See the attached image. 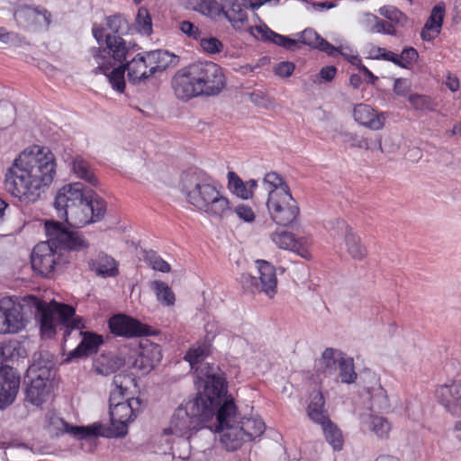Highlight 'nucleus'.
Masks as SVG:
<instances>
[{"label": "nucleus", "mask_w": 461, "mask_h": 461, "mask_svg": "<svg viewBox=\"0 0 461 461\" xmlns=\"http://www.w3.org/2000/svg\"><path fill=\"white\" fill-rule=\"evenodd\" d=\"M104 43L105 47L100 45L91 50L94 62L97 65L94 72L107 76L113 89L119 93L125 89V70L128 71L129 79L137 82L149 78L158 70H164L172 62L167 59H176L167 51L155 50L146 57L138 54L124 66L122 62L128 54L125 41L121 36L108 35Z\"/></svg>", "instance_id": "f257e3e1"}, {"label": "nucleus", "mask_w": 461, "mask_h": 461, "mask_svg": "<svg viewBox=\"0 0 461 461\" xmlns=\"http://www.w3.org/2000/svg\"><path fill=\"white\" fill-rule=\"evenodd\" d=\"M56 162L47 148L32 146L19 154L5 175V189L21 202L38 201L53 182Z\"/></svg>", "instance_id": "f03ea898"}, {"label": "nucleus", "mask_w": 461, "mask_h": 461, "mask_svg": "<svg viewBox=\"0 0 461 461\" xmlns=\"http://www.w3.org/2000/svg\"><path fill=\"white\" fill-rule=\"evenodd\" d=\"M40 312L41 330L43 336L51 337L56 329L63 330V339L67 342L70 338L81 339L79 344L70 351L67 360L80 357L97 351L103 344V337L90 331H84L85 321L82 317L75 316V309L67 304L54 303L50 308L44 302H28Z\"/></svg>", "instance_id": "7ed1b4c3"}, {"label": "nucleus", "mask_w": 461, "mask_h": 461, "mask_svg": "<svg viewBox=\"0 0 461 461\" xmlns=\"http://www.w3.org/2000/svg\"><path fill=\"white\" fill-rule=\"evenodd\" d=\"M185 360L189 363L194 372V383L197 387L195 397L188 400L176 409L170 420L168 428L164 429L162 438L168 442L167 436L175 435L183 437L189 433L187 439L190 440L193 434L202 428V391L200 384L202 381L200 367L202 365V346L190 348L185 355Z\"/></svg>", "instance_id": "20e7f679"}, {"label": "nucleus", "mask_w": 461, "mask_h": 461, "mask_svg": "<svg viewBox=\"0 0 461 461\" xmlns=\"http://www.w3.org/2000/svg\"><path fill=\"white\" fill-rule=\"evenodd\" d=\"M236 411L234 399L228 394V382L218 365L203 363V422L209 414L222 424Z\"/></svg>", "instance_id": "39448f33"}, {"label": "nucleus", "mask_w": 461, "mask_h": 461, "mask_svg": "<svg viewBox=\"0 0 461 461\" xmlns=\"http://www.w3.org/2000/svg\"><path fill=\"white\" fill-rule=\"evenodd\" d=\"M134 384L130 375L119 373L113 376L114 389L110 395V416L113 425L118 429H124L129 422L136 417L140 405L139 398H127L124 402H116V397H124L129 388Z\"/></svg>", "instance_id": "423d86ee"}, {"label": "nucleus", "mask_w": 461, "mask_h": 461, "mask_svg": "<svg viewBox=\"0 0 461 461\" xmlns=\"http://www.w3.org/2000/svg\"><path fill=\"white\" fill-rule=\"evenodd\" d=\"M26 302H19L12 297H4L0 300V334H17L25 330L29 317L25 312V305L35 308V315L40 319V312L28 302H40L33 296L26 297Z\"/></svg>", "instance_id": "0eeeda50"}, {"label": "nucleus", "mask_w": 461, "mask_h": 461, "mask_svg": "<svg viewBox=\"0 0 461 461\" xmlns=\"http://www.w3.org/2000/svg\"><path fill=\"white\" fill-rule=\"evenodd\" d=\"M54 371L50 366L34 362L27 370L25 377L26 400L35 406L41 405L50 393Z\"/></svg>", "instance_id": "6e6552de"}, {"label": "nucleus", "mask_w": 461, "mask_h": 461, "mask_svg": "<svg viewBox=\"0 0 461 461\" xmlns=\"http://www.w3.org/2000/svg\"><path fill=\"white\" fill-rule=\"evenodd\" d=\"M176 97L188 101L202 94V62H194L177 70L171 80Z\"/></svg>", "instance_id": "1a4fd4ad"}, {"label": "nucleus", "mask_w": 461, "mask_h": 461, "mask_svg": "<svg viewBox=\"0 0 461 461\" xmlns=\"http://www.w3.org/2000/svg\"><path fill=\"white\" fill-rule=\"evenodd\" d=\"M256 264L258 276L242 274L240 276L242 287L252 294L265 293L272 298L276 293L277 279L276 269L274 266L266 260H257Z\"/></svg>", "instance_id": "9d476101"}, {"label": "nucleus", "mask_w": 461, "mask_h": 461, "mask_svg": "<svg viewBox=\"0 0 461 461\" xmlns=\"http://www.w3.org/2000/svg\"><path fill=\"white\" fill-rule=\"evenodd\" d=\"M62 254L57 243L48 238L47 241L40 242L33 248L31 255L32 267L39 275L50 277L56 266L60 264Z\"/></svg>", "instance_id": "9b49d317"}, {"label": "nucleus", "mask_w": 461, "mask_h": 461, "mask_svg": "<svg viewBox=\"0 0 461 461\" xmlns=\"http://www.w3.org/2000/svg\"><path fill=\"white\" fill-rule=\"evenodd\" d=\"M267 206L273 221L282 226L293 223L299 215V207L290 192L277 191L271 194Z\"/></svg>", "instance_id": "f8f14e48"}, {"label": "nucleus", "mask_w": 461, "mask_h": 461, "mask_svg": "<svg viewBox=\"0 0 461 461\" xmlns=\"http://www.w3.org/2000/svg\"><path fill=\"white\" fill-rule=\"evenodd\" d=\"M45 231L48 238L51 241L57 243L63 249L81 250L88 247V242L84 239L82 234L77 231L68 230L61 223L54 221H46Z\"/></svg>", "instance_id": "ddd939ff"}, {"label": "nucleus", "mask_w": 461, "mask_h": 461, "mask_svg": "<svg viewBox=\"0 0 461 461\" xmlns=\"http://www.w3.org/2000/svg\"><path fill=\"white\" fill-rule=\"evenodd\" d=\"M221 185L203 173V212L214 217H222L230 211V201L223 196Z\"/></svg>", "instance_id": "4468645a"}, {"label": "nucleus", "mask_w": 461, "mask_h": 461, "mask_svg": "<svg viewBox=\"0 0 461 461\" xmlns=\"http://www.w3.org/2000/svg\"><path fill=\"white\" fill-rule=\"evenodd\" d=\"M237 411L224 421L222 424L216 420L214 427L207 426L211 431L222 432L221 435V442L223 444L225 448L229 451H234L239 448L243 442H246L244 432L241 431L240 425H235ZM206 425L203 423V428Z\"/></svg>", "instance_id": "2eb2a0df"}, {"label": "nucleus", "mask_w": 461, "mask_h": 461, "mask_svg": "<svg viewBox=\"0 0 461 461\" xmlns=\"http://www.w3.org/2000/svg\"><path fill=\"white\" fill-rule=\"evenodd\" d=\"M110 331L119 337L134 338L149 334V327L139 321L124 315L117 314L108 321Z\"/></svg>", "instance_id": "dca6fc26"}, {"label": "nucleus", "mask_w": 461, "mask_h": 461, "mask_svg": "<svg viewBox=\"0 0 461 461\" xmlns=\"http://www.w3.org/2000/svg\"><path fill=\"white\" fill-rule=\"evenodd\" d=\"M331 223L338 232L344 236V243L348 255L356 260L364 259L367 255V249L353 228L340 219H337Z\"/></svg>", "instance_id": "f3484780"}, {"label": "nucleus", "mask_w": 461, "mask_h": 461, "mask_svg": "<svg viewBox=\"0 0 461 461\" xmlns=\"http://www.w3.org/2000/svg\"><path fill=\"white\" fill-rule=\"evenodd\" d=\"M20 386V376L17 372L10 367L0 368V409L13 403L15 400Z\"/></svg>", "instance_id": "a211bd4d"}, {"label": "nucleus", "mask_w": 461, "mask_h": 461, "mask_svg": "<svg viewBox=\"0 0 461 461\" xmlns=\"http://www.w3.org/2000/svg\"><path fill=\"white\" fill-rule=\"evenodd\" d=\"M249 0H229L223 18H226L236 31L252 30L249 24Z\"/></svg>", "instance_id": "6ab92c4d"}, {"label": "nucleus", "mask_w": 461, "mask_h": 461, "mask_svg": "<svg viewBox=\"0 0 461 461\" xmlns=\"http://www.w3.org/2000/svg\"><path fill=\"white\" fill-rule=\"evenodd\" d=\"M83 189V184L72 183L64 185L58 191L54 201V207L59 216L62 211L70 209L72 204L77 205V203L86 198Z\"/></svg>", "instance_id": "aec40b11"}, {"label": "nucleus", "mask_w": 461, "mask_h": 461, "mask_svg": "<svg viewBox=\"0 0 461 461\" xmlns=\"http://www.w3.org/2000/svg\"><path fill=\"white\" fill-rule=\"evenodd\" d=\"M225 86V77L219 65L203 61V95H216Z\"/></svg>", "instance_id": "412c9836"}, {"label": "nucleus", "mask_w": 461, "mask_h": 461, "mask_svg": "<svg viewBox=\"0 0 461 461\" xmlns=\"http://www.w3.org/2000/svg\"><path fill=\"white\" fill-rule=\"evenodd\" d=\"M162 358L161 349L158 344L146 341L141 343L137 357L133 362L135 368L142 373H149Z\"/></svg>", "instance_id": "4be33fe9"}, {"label": "nucleus", "mask_w": 461, "mask_h": 461, "mask_svg": "<svg viewBox=\"0 0 461 461\" xmlns=\"http://www.w3.org/2000/svg\"><path fill=\"white\" fill-rule=\"evenodd\" d=\"M438 396L442 405L453 414H461V381H452L441 385Z\"/></svg>", "instance_id": "5701e85b"}, {"label": "nucleus", "mask_w": 461, "mask_h": 461, "mask_svg": "<svg viewBox=\"0 0 461 461\" xmlns=\"http://www.w3.org/2000/svg\"><path fill=\"white\" fill-rule=\"evenodd\" d=\"M181 185L188 202L198 207L202 203L200 169L198 167H191L184 172L181 177Z\"/></svg>", "instance_id": "b1692460"}, {"label": "nucleus", "mask_w": 461, "mask_h": 461, "mask_svg": "<svg viewBox=\"0 0 461 461\" xmlns=\"http://www.w3.org/2000/svg\"><path fill=\"white\" fill-rule=\"evenodd\" d=\"M14 15L18 24L25 28L34 25L49 26L51 17L47 10H39L30 6L17 8Z\"/></svg>", "instance_id": "393cba45"}, {"label": "nucleus", "mask_w": 461, "mask_h": 461, "mask_svg": "<svg viewBox=\"0 0 461 461\" xmlns=\"http://www.w3.org/2000/svg\"><path fill=\"white\" fill-rule=\"evenodd\" d=\"M88 268L102 278L114 277L119 274L118 262L110 255L99 252L87 261Z\"/></svg>", "instance_id": "a878e982"}, {"label": "nucleus", "mask_w": 461, "mask_h": 461, "mask_svg": "<svg viewBox=\"0 0 461 461\" xmlns=\"http://www.w3.org/2000/svg\"><path fill=\"white\" fill-rule=\"evenodd\" d=\"M91 210L86 197L77 205L72 204L70 209L62 211L59 217L64 218L71 227L81 228L92 222Z\"/></svg>", "instance_id": "bb28decb"}, {"label": "nucleus", "mask_w": 461, "mask_h": 461, "mask_svg": "<svg viewBox=\"0 0 461 461\" xmlns=\"http://www.w3.org/2000/svg\"><path fill=\"white\" fill-rule=\"evenodd\" d=\"M271 239L282 249L294 251L303 258H309L310 257L306 240L303 239L296 240L291 232L285 230L276 231L271 235Z\"/></svg>", "instance_id": "cd10ccee"}, {"label": "nucleus", "mask_w": 461, "mask_h": 461, "mask_svg": "<svg viewBox=\"0 0 461 461\" xmlns=\"http://www.w3.org/2000/svg\"><path fill=\"white\" fill-rule=\"evenodd\" d=\"M353 115L358 123L371 130L377 131L384 127V117L383 114H377L375 111L367 104H357L354 108Z\"/></svg>", "instance_id": "c85d7f7f"}, {"label": "nucleus", "mask_w": 461, "mask_h": 461, "mask_svg": "<svg viewBox=\"0 0 461 461\" xmlns=\"http://www.w3.org/2000/svg\"><path fill=\"white\" fill-rule=\"evenodd\" d=\"M444 14L445 9L443 6L436 5L433 7L420 33L424 41H430L438 35L442 26Z\"/></svg>", "instance_id": "c756f323"}, {"label": "nucleus", "mask_w": 461, "mask_h": 461, "mask_svg": "<svg viewBox=\"0 0 461 461\" xmlns=\"http://www.w3.org/2000/svg\"><path fill=\"white\" fill-rule=\"evenodd\" d=\"M360 418L361 422L377 438H388L392 425L386 418L372 413L363 414Z\"/></svg>", "instance_id": "7c9ffc66"}, {"label": "nucleus", "mask_w": 461, "mask_h": 461, "mask_svg": "<svg viewBox=\"0 0 461 461\" xmlns=\"http://www.w3.org/2000/svg\"><path fill=\"white\" fill-rule=\"evenodd\" d=\"M71 171L78 178L85 180L93 186H96L98 180L94 173V169L90 163L81 156H76L72 158Z\"/></svg>", "instance_id": "2f4dec72"}, {"label": "nucleus", "mask_w": 461, "mask_h": 461, "mask_svg": "<svg viewBox=\"0 0 461 461\" xmlns=\"http://www.w3.org/2000/svg\"><path fill=\"white\" fill-rule=\"evenodd\" d=\"M255 30L261 35V38L269 41L288 50H294L297 48L299 41L287 36L278 34L271 31L267 26H256Z\"/></svg>", "instance_id": "473e14b6"}, {"label": "nucleus", "mask_w": 461, "mask_h": 461, "mask_svg": "<svg viewBox=\"0 0 461 461\" xmlns=\"http://www.w3.org/2000/svg\"><path fill=\"white\" fill-rule=\"evenodd\" d=\"M63 429L78 439L91 438L99 435H103V426L99 423H94L90 426H73L62 421Z\"/></svg>", "instance_id": "72a5a7b5"}, {"label": "nucleus", "mask_w": 461, "mask_h": 461, "mask_svg": "<svg viewBox=\"0 0 461 461\" xmlns=\"http://www.w3.org/2000/svg\"><path fill=\"white\" fill-rule=\"evenodd\" d=\"M325 400L321 392L315 393L312 396V400L308 405L307 412L310 419L316 422H323L329 418L327 411L324 409Z\"/></svg>", "instance_id": "f704fd0d"}, {"label": "nucleus", "mask_w": 461, "mask_h": 461, "mask_svg": "<svg viewBox=\"0 0 461 461\" xmlns=\"http://www.w3.org/2000/svg\"><path fill=\"white\" fill-rule=\"evenodd\" d=\"M156 298L164 306H173L176 303V295L171 287L165 282L155 280L150 284Z\"/></svg>", "instance_id": "c9c22d12"}, {"label": "nucleus", "mask_w": 461, "mask_h": 461, "mask_svg": "<svg viewBox=\"0 0 461 461\" xmlns=\"http://www.w3.org/2000/svg\"><path fill=\"white\" fill-rule=\"evenodd\" d=\"M323 430L326 440L333 447L334 450H340L343 446V437L340 429L335 425L330 418L323 422L319 423Z\"/></svg>", "instance_id": "e433bc0d"}, {"label": "nucleus", "mask_w": 461, "mask_h": 461, "mask_svg": "<svg viewBox=\"0 0 461 461\" xmlns=\"http://www.w3.org/2000/svg\"><path fill=\"white\" fill-rule=\"evenodd\" d=\"M241 431L247 441H251L260 437L266 429L265 423L260 419L248 418L240 422Z\"/></svg>", "instance_id": "4c0bfd02"}, {"label": "nucleus", "mask_w": 461, "mask_h": 461, "mask_svg": "<svg viewBox=\"0 0 461 461\" xmlns=\"http://www.w3.org/2000/svg\"><path fill=\"white\" fill-rule=\"evenodd\" d=\"M228 188L236 196L248 200L252 198V191L249 190L246 183L233 171H230L227 175Z\"/></svg>", "instance_id": "58836bf2"}, {"label": "nucleus", "mask_w": 461, "mask_h": 461, "mask_svg": "<svg viewBox=\"0 0 461 461\" xmlns=\"http://www.w3.org/2000/svg\"><path fill=\"white\" fill-rule=\"evenodd\" d=\"M229 0H203V15L219 20L223 18Z\"/></svg>", "instance_id": "ea45409f"}, {"label": "nucleus", "mask_w": 461, "mask_h": 461, "mask_svg": "<svg viewBox=\"0 0 461 461\" xmlns=\"http://www.w3.org/2000/svg\"><path fill=\"white\" fill-rule=\"evenodd\" d=\"M263 184L267 186L268 197H271V194L277 191L290 192L287 184L276 172L267 173L263 179Z\"/></svg>", "instance_id": "a19ab883"}, {"label": "nucleus", "mask_w": 461, "mask_h": 461, "mask_svg": "<svg viewBox=\"0 0 461 461\" xmlns=\"http://www.w3.org/2000/svg\"><path fill=\"white\" fill-rule=\"evenodd\" d=\"M339 377L344 384H352L357 379V373L354 369V362L350 357H339Z\"/></svg>", "instance_id": "79ce46f5"}, {"label": "nucleus", "mask_w": 461, "mask_h": 461, "mask_svg": "<svg viewBox=\"0 0 461 461\" xmlns=\"http://www.w3.org/2000/svg\"><path fill=\"white\" fill-rule=\"evenodd\" d=\"M409 102L414 109L420 111L432 112L437 108V104L428 95L413 94L409 96Z\"/></svg>", "instance_id": "37998d69"}, {"label": "nucleus", "mask_w": 461, "mask_h": 461, "mask_svg": "<svg viewBox=\"0 0 461 461\" xmlns=\"http://www.w3.org/2000/svg\"><path fill=\"white\" fill-rule=\"evenodd\" d=\"M136 28L139 32L149 35L152 32L151 16L145 7H140L136 17Z\"/></svg>", "instance_id": "c03bdc74"}, {"label": "nucleus", "mask_w": 461, "mask_h": 461, "mask_svg": "<svg viewBox=\"0 0 461 461\" xmlns=\"http://www.w3.org/2000/svg\"><path fill=\"white\" fill-rule=\"evenodd\" d=\"M144 260L154 270L163 273L170 271L169 264L153 250L145 252Z\"/></svg>", "instance_id": "a18cd8bd"}, {"label": "nucleus", "mask_w": 461, "mask_h": 461, "mask_svg": "<svg viewBox=\"0 0 461 461\" xmlns=\"http://www.w3.org/2000/svg\"><path fill=\"white\" fill-rule=\"evenodd\" d=\"M204 329L206 335L203 339V358L212 354L213 348L210 343L217 334V328L213 323H207Z\"/></svg>", "instance_id": "49530a36"}, {"label": "nucleus", "mask_w": 461, "mask_h": 461, "mask_svg": "<svg viewBox=\"0 0 461 461\" xmlns=\"http://www.w3.org/2000/svg\"><path fill=\"white\" fill-rule=\"evenodd\" d=\"M224 48L223 43L216 37H203V52L210 55L219 54Z\"/></svg>", "instance_id": "de8ad7c7"}, {"label": "nucleus", "mask_w": 461, "mask_h": 461, "mask_svg": "<svg viewBox=\"0 0 461 461\" xmlns=\"http://www.w3.org/2000/svg\"><path fill=\"white\" fill-rule=\"evenodd\" d=\"M106 25L114 33L111 34L112 36H118L116 33H119L127 27V21L121 14H114L106 18ZM109 34H107L105 38Z\"/></svg>", "instance_id": "09e8293b"}, {"label": "nucleus", "mask_w": 461, "mask_h": 461, "mask_svg": "<svg viewBox=\"0 0 461 461\" xmlns=\"http://www.w3.org/2000/svg\"><path fill=\"white\" fill-rule=\"evenodd\" d=\"M88 206L91 211L92 222L100 220L105 212V203L102 199H88Z\"/></svg>", "instance_id": "8fccbe9b"}, {"label": "nucleus", "mask_w": 461, "mask_h": 461, "mask_svg": "<svg viewBox=\"0 0 461 461\" xmlns=\"http://www.w3.org/2000/svg\"><path fill=\"white\" fill-rule=\"evenodd\" d=\"M234 212L238 217L246 222L251 223L255 221L256 214L252 208L246 204H239L235 207Z\"/></svg>", "instance_id": "3c124183"}, {"label": "nucleus", "mask_w": 461, "mask_h": 461, "mask_svg": "<svg viewBox=\"0 0 461 461\" xmlns=\"http://www.w3.org/2000/svg\"><path fill=\"white\" fill-rule=\"evenodd\" d=\"M320 39L321 36L314 30L306 29L302 32L299 42L315 49Z\"/></svg>", "instance_id": "603ef678"}, {"label": "nucleus", "mask_w": 461, "mask_h": 461, "mask_svg": "<svg viewBox=\"0 0 461 461\" xmlns=\"http://www.w3.org/2000/svg\"><path fill=\"white\" fill-rule=\"evenodd\" d=\"M418 57V51L414 48H404L402 51V61L403 63V68H410L411 66L417 60Z\"/></svg>", "instance_id": "864d4df0"}, {"label": "nucleus", "mask_w": 461, "mask_h": 461, "mask_svg": "<svg viewBox=\"0 0 461 461\" xmlns=\"http://www.w3.org/2000/svg\"><path fill=\"white\" fill-rule=\"evenodd\" d=\"M294 63L282 61L275 67L274 72L279 77H289L294 71Z\"/></svg>", "instance_id": "5fc2aeb1"}, {"label": "nucleus", "mask_w": 461, "mask_h": 461, "mask_svg": "<svg viewBox=\"0 0 461 461\" xmlns=\"http://www.w3.org/2000/svg\"><path fill=\"white\" fill-rule=\"evenodd\" d=\"M249 100L254 104L260 106V107H264V108H267L270 104V101H269L267 95L260 90H256V91H253L252 93H250Z\"/></svg>", "instance_id": "6e6d98bb"}, {"label": "nucleus", "mask_w": 461, "mask_h": 461, "mask_svg": "<svg viewBox=\"0 0 461 461\" xmlns=\"http://www.w3.org/2000/svg\"><path fill=\"white\" fill-rule=\"evenodd\" d=\"M336 351L333 348H326L322 353L321 362L327 369H331L335 366L336 363L339 364V358L335 357Z\"/></svg>", "instance_id": "4d7b16f0"}, {"label": "nucleus", "mask_w": 461, "mask_h": 461, "mask_svg": "<svg viewBox=\"0 0 461 461\" xmlns=\"http://www.w3.org/2000/svg\"><path fill=\"white\" fill-rule=\"evenodd\" d=\"M373 32L377 33L393 34L394 28L389 22L384 20H377L373 27Z\"/></svg>", "instance_id": "13d9d810"}, {"label": "nucleus", "mask_w": 461, "mask_h": 461, "mask_svg": "<svg viewBox=\"0 0 461 461\" xmlns=\"http://www.w3.org/2000/svg\"><path fill=\"white\" fill-rule=\"evenodd\" d=\"M180 30L183 33L195 40L200 35L199 29L188 21H184L180 23Z\"/></svg>", "instance_id": "bf43d9fd"}, {"label": "nucleus", "mask_w": 461, "mask_h": 461, "mask_svg": "<svg viewBox=\"0 0 461 461\" xmlns=\"http://www.w3.org/2000/svg\"><path fill=\"white\" fill-rule=\"evenodd\" d=\"M349 61L352 65L358 66L359 70L362 71L366 76L369 77L370 83L375 84V81L378 80V77H375L366 67L361 64L360 59L357 56H351Z\"/></svg>", "instance_id": "052dcab7"}, {"label": "nucleus", "mask_w": 461, "mask_h": 461, "mask_svg": "<svg viewBox=\"0 0 461 461\" xmlns=\"http://www.w3.org/2000/svg\"><path fill=\"white\" fill-rule=\"evenodd\" d=\"M315 49H318L319 50L327 53L329 56H335L337 53L339 52L338 48L334 47L332 44H330L329 41H327L325 39L321 37L318 44L316 45Z\"/></svg>", "instance_id": "680f3d73"}, {"label": "nucleus", "mask_w": 461, "mask_h": 461, "mask_svg": "<svg viewBox=\"0 0 461 461\" xmlns=\"http://www.w3.org/2000/svg\"><path fill=\"white\" fill-rule=\"evenodd\" d=\"M0 41L5 44H11L21 41V40L16 33L8 32L5 27H0Z\"/></svg>", "instance_id": "e2e57ef3"}, {"label": "nucleus", "mask_w": 461, "mask_h": 461, "mask_svg": "<svg viewBox=\"0 0 461 461\" xmlns=\"http://www.w3.org/2000/svg\"><path fill=\"white\" fill-rule=\"evenodd\" d=\"M410 88V84L405 78H397L394 81L393 92L398 95H405Z\"/></svg>", "instance_id": "0e129e2a"}, {"label": "nucleus", "mask_w": 461, "mask_h": 461, "mask_svg": "<svg viewBox=\"0 0 461 461\" xmlns=\"http://www.w3.org/2000/svg\"><path fill=\"white\" fill-rule=\"evenodd\" d=\"M337 73V68L333 66L324 67L321 69L319 76L325 82H330Z\"/></svg>", "instance_id": "69168bd1"}, {"label": "nucleus", "mask_w": 461, "mask_h": 461, "mask_svg": "<svg viewBox=\"0 0 461 461\" xmlns=\"http://www.w3.org/2000/svg\"><path fill=\"white\" fill-rule=\"evenodd\" d=\"M348 140L352 141V146L359 149H371L369 142L365 138L357 139L356 135L348 134Z\"/></svg>", "instance_id": "338daca9"}, {"label": "nucleus", "mask_w": 461, "mask_h": 461, "mask_svg": "<svg viewBox=\"0 0 461 461\" xmlns=\"http://www.w3.org/2000/svg\"><path fill=\"white\" fill-rule=\"evenodd\" d=\"M7 207V203L0 199V236L7 235L5 228V211Z\"/></svg>", "instance_id": "774afa93"}]
</instances>
